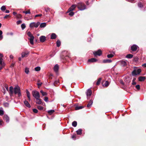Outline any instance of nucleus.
Wrapping results in <instances>:
<instances>
[{
  "label": "nucleus",
  "instance_id": "1",
  "mask_svg": "<svg viewBox=\"0 0 146 146\" xmlns=\"http://www.w3.org/2000/svg\"><path fill=\"white\" fill-rule=\"evenodd\" d=\"M27 35L30 37V38H28V39L29 40L31 44L33 45L34 44L33 41L35 38L34 37L30 31L28 32Z\"/></svg>",
  "mask_w": 146,
  "mask_h": 146
},
{
  "label": "nucleus",
  "instance_id": "2",
  "mask_svg": "<svg viewBox=\"0 0 146 146\" xmlns=\"http://www.w3.org/2000/svg\"><path fill=\"white\" fill-rule=\"evenodd\" d=\"M77 7L78 9L80 11L84 10L86 9V6L85 4L81 2L79 3L78 4Z\"/></svg>",
  "mask_w": 146,
  "mask_h": 146
},
{
  "label": "nucleus",
  "instance_id": "3",
  "mask_svg": "<svg viewBox=\"0 0 146 146\" xmlns=\"http://www.w3.org/2000/svg\"><path fill=\"white\" fill-rule=\"evenodd\" d=\"M14 93L15 94H17L18 97H20L21 96V94L20 88L19 86L15 87L14 88Z\"/></svg>",
  "mask_w": 146,
  "mask_h": 146
},
{
  "label": "nucleus",
  "instance_id": "4",
  "mask_svg": "<svg viewBox=\"0 0 146 146\" xmlns=\"http://www.w3.org/2000/svg\"><path fill=\"white\" fill-rule=\"evenodd\" d=\"M32 94L33 96L36 99H37L40 97L39 94L38 92L37 91L33 90L32 92Z\"/></svg>",
  "mask_w": 146,
  "mask_h": 146
},
{
  "label": "nucleus",
  "instance_id": "5",
  "mask_svg": "<svg viewBox=\"0 0 146 146\" xmlns=\"http://www.w3.org/2000/svg\"><path fill=\"white\" fill-rule=\"evenodd\" d=\"M40 23L39 22H38L36 23L34 22H32L30 24L29 27L31 28H33L34 27L37 28L40 24Z\"/></svg>",
  "mask_w": 146,
  "mask_h": 146
},
{
  "label": "nucleus",
  "instance_id": "6",
  "mask_svg": "<svg viewBox=\"0 0 146 146\" xmlns=\"http://www.w3.org/2000/svg\"><path fill=\"white\" fill-rule=\"evenodd\" d=\"M141 72L140 69H138L137 70H134L132 72V75L133 76H135L139 75Z\"/></svg>",
  "mask_w": 146,
  "mask_h": 146
},
{
  "label": "nucleus",
  "instance_id": "7",
  "mask_svg": "<svg viewBox=\"0 0 146 146\" xmlns=\"http://www.w3.org/2000/svg\"><path fill=\"white\" fill-rule=\"evenodd\" d=\"M93 54L95 56H100L102 54V52L99 49L97 51L94 52Z\"/></svg>",
  "mask_w": 146,
  "mask_h": 146
},
{
  "label": "nucleus",
  "instance_id": "8",
  "mask_svg": "<svg viewBox=\"0 0 146 146\" xmlns=\"http://www.w3.org/2000/svg\"><path fill=\"white\" fill-rule=\"evenodd\" d=\"M29 53V51H26L25 52H23L21 54V57L22 58L26 57L27 56Z\"/></svg>",
  "mask_w": 146,
  "mask_h": 146
},
{
  "label": "nucleus",
  "instance_id": "9",
  "mask_svg": "<svg viewBox=\"0 0 146 146\" xmlns=\"http://www.w3.org/2000/svg\"><path fill=\"white\" fill-rule=\"evenodd\" d=\"M86 94L87 96V98L88 99V97L90 96L92 94V91L90 89H88L86 92Z\"/></svg>",
  "mask_w": 146,
  "mask_h": 146
},
{
  "label": "nucleus",
  "instance_id": "10",
  "mask_svg": "<svg viewBox=\"0 0 146 146\" xmlns=\"http://www.w3.org/2000/svg\"><path fill=\"white\" fill-rule=\"evenodd\" d=\"M3 119L7 123H8L9 122V118L7 115H4L3 116Z\"/></svg>",
  "mask_w": 146,
  "mask_h": 146
},
{
  "label": "nucleus",
  "instance_id": "11",
  "mask_svg": "<svg viewBox=\"0 0 146 146\" xmlns=\"http://www.w3.org/2000/svg\"><path fill=\"white\" fill-rule=\"evenodd\" d=\"M138 46L136 44H133L131 47V49L132 51H135L137 50Z\"/></svg>",
  "mask_w": 146,
  "mask_h": 146
},
{
  "label": "nucleus",
  "instance_id": "12",
  "mask_svg": "<svg viewBox=\"0 0 146 146\" xmlns=\"http://www.w3.org/2000/svg\"><path fill=\"white\" fill-rule=\"evenodd\" d=\"M75 7L76 5H72L68 9L67 11V13L70 11H73L75 9Z\"/></svg>",
  "mask_w": 146,
  "mask_h": 146
},
{
  "label": "nucleus",
  "instance_id": "13",
  "mask_svg": "<svg viewBox=\"0 0 146 146\" xmlns=\"http://www.w3.org/2000/svg\"><path fill=\"white\" fill-rule=\"evenodd\" d=\"M40 42H44L46 40V37L45 36H41L39 38Z\"/></svg>",
  "mask_w": 146,
  "mask_h": 146
},
{
  "label": "nucleus",
  "instance_id": "14",
  "mask_svg": "<svg viewBox=\"0 0 146 146\" xmlns=\"http://www.w3.org/2000/svg\"><path fill=\"white\" fill-rule=\"evenodd\" d=\"M120 62L121 66H124L127 65L126 61L125 60H122L120 61Z\"/></svg>",
  "mask_w": 146,
  "mask_h": 146
},
{
  "label": "nucleus",
  "instance_id": "15",
  "mask_svg": "<svg viewBox=\"0 0 146 146\" xmlns=\"http://www.w3.org/2000/svg\"><path fill=\"white\" fill-rule=\"evenodd\" d=\"M24 104L27 107L29 108H30L31 107V106H30V104L26 100L24 102Z\"/></svg>",
  "mask_w": 146,
  "mask_h": 146
},
{
  "label": "nucleus",
  "instance_id": "16",
  "mask_svg": "<svg viewBox=\"0 0 146 146\" xmlns=\"http://www.w3.org/2000/svg\"><path fill=\"white\" fill-rule=\"evenodd\" d=\"M146 78L145 76H139L138 78L140 82L143 81L145 80Z\"/></svg>",
  "mask_w": 146,
  "mask_h": 146
},
{
  "label": "nucleus",
  "instance_id": "17",
  "mask_svg": "<svg viewBox=\"0 0 146 146\" xmlns=\"http://www.w3.org/2000/svg\"><path fill=\"white\" fill-rule=\"evenodd\" d=\"M97 61V60L95 58H92L90 59H89L88 60V62H96Z\"/></svg>",
  "mask_w": 146,
  "mask_h": 146
},
{
  "label": "nucleus",
  "instance_id": "18",
  "mask_svg": "<svg viewBox=\"0 0 146 146\" xmlns=\"http://www.w3.org/2000/svg\"><path fill=\"white\" fill-rule=\"evenodd\" d=\"M59 69V66L58 64H56L54 67V70L56 72H57Z\"/></svg>",
  "mask_w": 146,
  "mask_h": 146
},
{
  "label": "nucleus",
  "instance_id": "19",
  "mask_svg": "<svg viewBox=\"0 0 146 146\" xmlns=\"http://www.w3.org/2000/svg\"><path fill=\"white\" fill-rule=\"evenodd\" d=\"M40 27L41 28H43L45 27L46 25V23H43L41 24L40 23Z\"/></svg>",
  "mask_w": 146,
  "mask_h": 146
},
{
  "label": "nucleus",
  "instance_id": "20",
  "mask_svg": "<svg viewBox=\"0 0 146 146\" xmlns=\"http://www.w3.org/2000/svg\"><path fill=\"white\" fill-rule=\"evenodd\" d=\"M36 100V103L38 104H42V100L40 99L39 98H38Z\"/></svg>",
  "mask_w": 146,
  "mask_h": 146
},
{
  "label": "nucleus",
  "instance_id": "21",
  "mask_svg": "<svg viewBox=\"0 0 146 146\" xmlns=\"http://www.w3.org/2000/svg\"><path fill=\"white\" fill-rule=\"evenodd\" d=\"M13 88L12 86H10L9 88V94L10 95H12L13 93Z\"/></svg>",
  "mask_w": 146,
  "mask_h": 146
},
{
  "label": "nucleus",
  "instance_id": "22",
  "mask_svg": "<svg viewBox=\"0 0 146 146\" xmlns=\"http://www.w3.org/2000/svg\"><path fill=\"white\" fill-rule=\"evenodd\" d=\"M57 36L54 33L52 34L50 38L51 39H55L56 38Z\"/></svg>",
  "mask_w": 146,
  "mask_h": 146
},
{
  "label": "nucleus",
  "instance_id": "23",
  "mask_svg": "<svg viewBox=\"0 0 146 146\" xmlns=\"http://www.w3.org/2000/svg\"><path fill=\"white\" fill-rule=\"evenodd\" d=\"M93 101L91 100H90L88 104L87 105V107L88 108H89L91 107L93 104Z\"/></svg>",
  "mask_w": 146,
  "mask_h": 146
},
{
  "label": "nucleus",
  "instance_id": "24",
  "mask_svg": "<svg viewBox=\"0 0 146 146\" xmlns=\"http://www.w3.org/2000/svg\"><path fill=\"white\" fill-rule=\"evenodd\" d=\"M26 93L27 97L28 99L30 101L31 100L30 93L27 90Z\"/></svg>",
  "mask_w": 146,
  "mask_h": 146
},
{
  "label": "nucleus",
  "instance_id": "25",
  "mask_svg": "<svg viewBox=\"0 0 146 146\" xmlns=\"http://www.w3.org/2000/svg\"><path fill=\"white\" fill-rule=\"evenodd\" d=\"M82 129H79L76 131L77 134L78 135H80L82 133Z\"/></svg>",
  "mask_w": 146,
  "mask_h": 146
},
{
  "label": "nucleus",
  "instance_id": "26",
  "mask_svg": "<svg viewBox=\"0 0 146 146\" xmlns=\"http://www.w3.org/2000/svg\"><path fill=\"white\" fill-rule=\"evenodd\" d=\"M112 62V61L110 59H105L104 60L103 62L104 63H110Z\"/></svg>",
  "mask_w": 146,
  "mask_h": 146
},
{
  "label": "nucleus",
  "instance_id": "27",
  "mask_svg": "<svg viewBox=\"0 0 146 146\" xmlns=\"http://www.w3.org/2000/svg\"><path fill=\"white\" fill-rule=\"evenodd\" d=\"M25 72L27 74H29L30 72L29 68L27 67L25 68Z\"/></svg>",
  "mask_w": 146,
  "mask_h": 146
},
{
  "label": "nucleus",
  "instance_id": "28",
  "mask_svg": "<svg viewBox=\"0 0 146 146\" xmlns=\"http://www.w3.org/2000/svg\"><path fill=\"white\" fill-rule=\"evenodd\" d=\"M84 108V107L82 106H77L75 107V110H79L81 109Z\"/></svg>",
  "mask_w": 146,
  "mask_h": 146
},
{
  "label": "nucleus",
  "instance_id": "29",
  "mask_svg": "<svg viewBox=\"0 0 146 146\" xmlns=\"http://www.w3.org/2000/svg\"><path fill=\"white\" fill-rule=\"evenodd\" d=\"M133 56V55L132 54H129L126 55V57L130 59L132 58Z\"/></svg>",
  "mask_w": 146,
  "mask_h": 146
},
{
  "label": "nucleus",
  "instance_id": "30",
  "mask_svg": "<svg viewBox=\"0 0 146 146\" xmlns=\"http://www.w3.org/2000/svg\"><path fill=\"white\" fill-rule=\"evenodd\" d=\"M102 79L101 78H100L98 79L96 83V84L97 85H98L100 84Z\"/></svg>",
  "mask_w": 146,
  "mask_h": 146
},
{
  "label": "nucleus",
  "instance_id": "31",
  "mask_svg": "<svg viewBox=\"0 0 146 146\" xmlns=\"http://www.w3.org/2000/svg\"><path fill=\"white\" fill-rule=\"evenodd\" d=\"M23 13H25V14H30L31 13L30 10L29 9L27 11H23Z\"/></svg>",
  "mask_w": 146,
  "mask_h": 146
},
{
  "label": "nucleus",
  "instance_id": "32",
  "mask_svg": "<svg viewBox=\"0 0 146 146\" xmlns=\"http://www.w3.org/2000/svg\"><path fill=\"white\" fill-rule=\"evenodd\" d=\"M61 44V42L59 40H58L56 42V45L58 47H59Z\"/></svg>",
  "mask_w": 146,
  "mask_h": 146
},
{
  "label": "nucleus",
  "instance_id": "33",
  "mask_svg": "<svg viewBox=\"0 0 146 146\" xmlns=\"http://www.w3.org/2000/svg\"><path fill=\"white\" fill-rule=\"evenodd\" d=\"M72 126L74 127H76L77 125V122L76 121H74L72 123Z\"/></svg>",
  "mask_w": 146,
  "mask_h": 146
},
{
  "label": "nucleus",
  "instance_id": "34",
  "mask_svg": "<svg viewBox=\"0 0 146 146\" xmlns=\"http://www.w3.org/2000/svg\"><path fill=\"white\" fill-rule=\"evenodd\" d=\"M40 92L41 93L43 96H46L47 94L46 92H44L42 90L40 91Z\"/></svg>",
  "mask_w": 146,
  "mask_h": 146
},
{
  "label": "nucleus",
  "instance_id": "35",
  "mask_svg": "<svg viewBox=\"0 0 146 146\" xmlns=\"http://www.w3.org/2000/svg\"><path fill=\"white\" fill-rule=\"evenodd\" d=\"M21 27L22 30H23L26 27L25 23H23L21 25Z\"/></svg>",
  "mask_w": 146,
  "mask_h": 146
},
{
  "label": "nucleus",
  "instance_id": "36",
  "mask_svg": "<svg viewBox=\"0 0 146 146\" xmlns=\"http://www.w3.org/2000/svg\"><path fill=\"white\" fill-rule=\"evenodd\" d=\"M138 6L139 8H142L143 7V5L142 3L141 2H139L138 4Z\"/></svg>",
  "mask_w": 146,
  "mask_h": 146
},
{
  "label": "nucleus",
  "instance_id": "37",
  "mask_svg": "<svg viewBox=\"0 0 146 146\" xmlns=\"http://www.w3.org/2000/svg\"><path fill=\"white\" fill-rule=\"evenodd\" d=\"M6 7L5 5H3L1 7V10L3 11H4L6 10Z\"/></svg>",
  "mask_w": 146,
  "mask_h": 146
},
{
  "label": "nucleus",
  "instance_id": "38",
  "mask_svg": "<svg viewBox=\"0 0 146 146\" xmlns=\"http://www.w3.org/2000/svg\"><path fill=\"white\" fill-rule=\"evenodd\" d=\"M54 111V110H49L48 112V113L50 115L52 114L53 113Z\"/></svg>",
  "mask_w": 146,
  "mask_h": 146
},
{
  "label": "nucleus",
  "instance_id": "39",
  "mask_svg": "<svg viewBox=\"0 0 146 146\" xmlns=\"http://www.w3.org/2000/svg\"><path fill=\"white\" fill-rule=\"evenodd\" d=\"M0 64L1 65H5L4 63L3 62V59L1 58H0Z\"/></svg>",
  "mask_w": 146,
  "mask_h": 146
},
{
  "label": "nucleus",
  "instance_id": "40",
  "mask_svg": "<svg viewBox=\"0 0 146 146\" xmlns=\"http://www.w3.org/2000/svg\"><path fill=\"white\" fill-rule=\"evenodd\" d=\"M35 70L36 71H38L40 70V68L39 66H37L35 67Z\"/></svg>",
  "mask_w": 146,
  "mask_h": 146
},
{
  "label": "nucleus",
  "instance_id": "41",
  "mask_svg": "<svg viewBox=\"0 0 146 146\" xmlns=\"http://www.w3.org/2000/svg\"><path fill=\"white\" fill-rule=\"evenodd\" d=\"M109 84V82L108 81H106L105 83L104 84V86L106 87L108 86Z\"/></svg>",
  "mask_w": 146,
  "mask_h": 146
},
{
  "label": "nucleus",
  "instance_id": "42",
  "mask_svg": "<svg viewBox=\"0 0 146 146\" xmlns=\"http://www.w3.org/2000/svg\"><path fill=\"white\" fill-rule=\"evenodd\" d=\"M16 17L17 19L21 18L22 17V15L20 14H18L16 16Z\"/></svg>",
  "mask_w": 146,
  "mask_h": 146
},
{
  "label": "nucleus",
  "instance_id": "43",
  "mask_svg": "<svg viewBox=\"0 0 146 146\" xmlns=\"http://www.w3.org/2000/svg\"><path fill=\"white\" fill-rule=\"evenodd\" d=\"M44 10L46 12H49L50 11V9L49 7H47V8H45Z\"/></svg>",
  "mask_w": 146,
  "mask_h": 146
},
{
  "label": "nucleus",
  "instance_id": "44",
  "mask_svg": "<svg viewBox=\"0 0 146 146\" xmlns=\"http://www.w3.org/2000/svg\"><path fill=\"white\" fill-rule=\"evenodd\" d=\"M69 15L70 16H72L74 15V13L72 11H70L69 12Z\"/></svg>",
  "mask_w": 146,
  "mask_h": 146
},
{
  "label": "nucleus",
  "instance_id": "45",
  "mask_svg": "<svg viewBox=\"0 0 146 146\" xmlns=\"http://www.w3.org/2000/svg\"><path fill=\"white\" fill-rule=\"evenodd\" d=\"M113 56V55L112 54H110L108 55L107 57L108 58H111Z\"/></svg>",
  "mask_w": 146,
  "mask_h": 146
},
{
  "label": "nucleus",
  "instance_id": "46",
  "mask_svg": "<svg viewBox=\"0 0 146 146\" xmlns=\"http://www.w3.org/2000/svg\"><path fill=\"white\" fill-rule=\"evenodd\" d=\"M4 114V111L3 110L0 109V115H2Z\"/></svg>",
  "mask_w": 146,
  "mask_h": 146
},
{
  "label": "nucleus",
  "instance_id": "47",
  "mask_svg": "<svg viewBox=\"0 0 146 146\" xmlns=\"http://www.w3.org/2000/svg\"><path fill=\"white\" fill-rule=\"evenodd\" d=\"M37 108L38 109L40 110H42L43 109V107L41 106H38L37 107Z\"/></svg>",
  "mask_w": 146,
  "mask_h": 146
},
{
  "label": "nucleus",
  "instance_id": "48",
  "mask_svg": "<svg viewBox=\"0 0 146 146\" xmlns=\"http://www.w3.org/2000/svg\"><path fill=\"white\" fill-rule=\"evenodd\" d=\"M22 21L21 20H19L17 21L16 23L17 25H19L22 23Z\"/></svg>",
  "mask_w": 146,
  "mask_h": 146
},
{
  "label": "nucleus",
  "instance_id": "49",
  "mask_svg": "<svg viewBox=\"0 0 146 146\" xmlns=\"http://www.w3.org/2000/svg\"><path fill=\"white\" fill-rule=\"evenodd\" d=\"M33 112L34 113H37L38 112V111L36 109H35V108L33 109Z\"/></svg>",
  "mask_w": 146,
  "mask_h": 146
},
{
  "label": "nucleus",
  "instance_id": "50",
  "mask_svg": "<svg viewBox=\"0 0 146 146\" xmlns=\"http://www.w3.org/2000/svg\"><path fill=\"white\" fill-rule=\"evenodd\" d=\"M135 87L136 89L138 90H139L140 89V85L139 84L136 85Z\"/></svg>",
  "mask_w": 146,
  "mask_h": 146
},
{
  "label": "nucleus",
  "instance_id": "51",
  "mask_svg": "<svg viewBox=\"0 0 146 146\" xmlns=\"http://www.w3.org/2000/svg\"><path fill=\"white\" fill-rule=\"evenodd\" d=\"M4 105L5 107H7L9 106V104L7 103H4Z\"/></svg>",
  "mask_w": 146,
  "mask_h": 146
},
{
  "label": "nucleus",
  "instance_id": "52",
  "mask_svg": "<svg viewBox=\"0 0 146 146\" xmlns=\"http://www.w3.org/2000/svg\"><path fill=\"white\" fill-rule=\"evenodd\" d=\"M48 98L47 97H45L44 99V100L46 102H47L48 101Z\"/></svg>",
  "mask_w": 146,
  "mask_h": 146
},
{
  "label": "nucleus",
  "instance_id": "53",
  "mask_svg": "<svg viewBox=\"0 0 146 146\" xmlns=\"http://www.w3.org/2000/svg\"><path fill=\"white\" fill-rule=\"evenodd\" d=\"M42 16V14H39L36 15L35 16V17H41Z\"/></svg>",
  "mask_w": 146,
  "mask_h": 146
},
{
  "label": "nucleus",
  "instance_id": "54",
  "mask_svg": "<svg viewBox=\"0 0 146 146\" xmlns=\"http://www.w3.org/2000/svg\"><path fill=\"white\" fill-rule=\"evenodd\" d=\"M58 83H59V82L58 81H55V82L54 83V86H55V84H58Z\"/></svg>",
  "mask_w": 146,
  "mask_h": 146
},
{
  "label": "nucleus",
  "instance_id": "55",
  "mask_svg": "<svg viewBox=\"0 0 146 146\" xmlns=\"http://www.w3.org/2000/svg\"><path fill=\"white\" fill-rule=\"evenodd\" d=\"M120 83L121 84H122L123 85L124 84V83L123 82V81L122 80H121L120 81Z\"/></svg>",
  "mask_w": 146,
  "mask_h": 146
},
{
  "label": "nucleus",
  "instance_id": "56",
  "mask_svg": "<svg viewBox=\"0 0 146 146\" xmlns=\"http://www.w3.org/2000/svg\"><path fill=\"white\" fill-rule=\"evenodd\" d=\"M5 88L7 90V91H8V89H9V88L7 85H6L5 86Z\"/></svg>",
  "mask_w": 146,
  "mask_h": 146
},
{
  "label": "nucleus",
  "instance_id": "57",
  "mask_svg": "<svg viewBox=\"0 0 146 146\" xmlns=\"http://www.w3.org/2000/svg\"><path fill=\"white\" fill-rule=\"evenodd\" d=\"M9 15H6L4 17V18L6 19L7 17H9Z\"/></svg>",
  "mask_w": 146,
  "mask_h": 146
},
{
  "label": "nucleus",
  "instance_id": "58",
  "mask_svg": "<svg viewBox=\"0 0 146 146\" xmlns=\"http://www.w3.org/2000/svg\"><path fill=\"white\" fill-rule=\"evenodd\" d=\"M136 84V83L135 82V81L132 82V84L133 85H135Z\"/></svg>",
  "mask_w": 146,
  "mask_h": 146
},
{
  "label": "nucleus",
  "instance_id": "59",
  "mask_svg": "<svg viewBox=\"0 0 146 146\" xmlns=\"http://www.w3.org/2000/svg\"><path fill=\"white\" fill-rule=\"evenodd\" d=\"M42 84V83L41 82H40V83H38V86H40Z\"/></svg>",
  "mask_w": 146,
  "mask_h": 146
},
{
  "label": "nucleus",
  "instance_id": "60",
  "mask_svg": "<svg viewBox=\"0 0 146 146\" xmlns=\"http://www.w3.org/2000/svg\"><path fill=\"white\" fill-rule=\"evenodd\" d=\"M3 33L2 31L1 30H0V36H3L2 34Z\"/></svg>",
  "mask_w": 146,
  "mask_h": 146
},
{
  "label": "nucleus",
  "instance_id": "61",
  "mask_svg": "<svg viewBox=\"0 0 146 146\" xmlns=\"http://www.w3.org/2000/svg\"><path fill=\"white\" fill-rule=\"evenodd\" d=\"M142 66L144 67H146V63H144L142 65Z\"/></svg>",
  "mask_w": 146,
  "mask_h": 146
},
{
  "label": "nucleus",
  "instance_id": "62",
  "mask_svg": "<svg viewBox=\"0 0 146 146\" xmlns=\"http://www.w3.org/2000/svg\"><path fill=\"white\" fill-rule=\"evenodd\" d=\"M10 58L12 59H13V56L12 55H11L10 56Z\"/></svg>",
  "mask_w": 146,
  "mask_h": 146
},
{
  "label": "nucleus",
  "instance_id": "63",
  "mask_svg": "<svg viewBox=\"0 0 146 146\" xmlns=\"http://www.w3.org/2000/svg\"><path fill=\"white\" fill-rule=\"evenodd\" d=\"M5 13H9V10H6Z\"/></svg>",
  "mask_w": 146,
  "mask_h": 146
},
{
  "label": "nucleus",
  "instance_id": "64",
  "mask_svg": "<svg viewBox=\"0 0 146 146\" xmlns=\"http://www.w3.org/2000/svg\"><path fill=\"white\" fill-rule=\"evenodd\" d=\"M14 65V64L13 63L11 65V67L12 68V67H13Z\"/></svg>",
  "mask_w": 146,
  "mask_h": 146
}]
</instances>
